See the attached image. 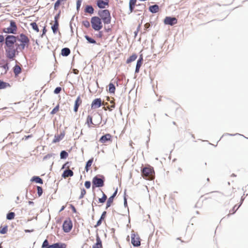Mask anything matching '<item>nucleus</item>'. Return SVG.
<instances>
[{
	"label": "nucleus",
	"instance_id": "f257e3e1",
	"mask_svg": "<svg viewBox=\"0 0 248 248\" xmlns=\"http://www.w3.org/2000/svg\"><path fill=\"white\" fill-rule=\"evenodd\" d=\"M17 39L18 36L13 35H6L5 36V44L6 47H5V49L7 58L8 55L11 57L14 56V46L17 42Z\"/></svg>",
	"mask_w": 248,
	"mask_h": 248
},
{
	"label": "nucleus",
	"instance_id": "f03ea898",
	"mask_svg": "<svg viewBox=\"0 0 248 248\" xmlns=\"http://www.w3.org/2000/svg\"><path fill=\"white\" fill-rule=\"evenodd\" d=\"M105 181V177L102 175L95 176L92 180V188L95 187H101L104 186Z\"/></svg>",
	"mask_w": 248,
	"mask_h": 248
},
{
	"label": "nucleus",
	"instance_id": "7ed1b4c3",
	"mask_svg": "<svg viewBox=\"0 0 248 248\" xmlns=\"http://www.w3.org/2000/svg\"><path fill=\"white\" fill-rule=\"evenodd\" d=\"M98 15L101 17V19L105 24H109L111 22L110 13L108 10L105 9L99 10L98 13Z\"/></svg>",
	"mask_w": 248,
	"mask_h": 248
},
{
	"label": "nucleus",
	"instance_id": "20e7f679",
	"mask_svg": "<svg viewBox=\"0 0 248 248\" xmlns=\"http://www.w3.org/2000/svg\"><path fill=\"white\" fill-rule=\"evenodd\" d=\"M142 176L148 180H151L153 178L154 171L152 167H144L141 170Z\"/></svg>",
	"mask_w": 248,
	"mask_h": 248
},
{
	"label": "nucleus",
	"instance_id": "39448f33",
	"mask_svg": "<svg viewBox=\"0 0 248 248\" xmlns=\"http://www.w3.org/2000/svg\"><path fill=\"white\" fill-rule=\"evenodd\" d=\"M91 23L93 29L96 31H99L103 27L101 19L96 16L92 17Z\"/></svg>",
	"mask_w": 248,
	"mask_h": 248
},
{
	"label": "nucleus",
	"instance_id": "423d86ee",
	"mask_svg": "<svg viewBox=\"0 0 248 248\" xmlns=\"http://www.w3.org/2000/svg\"><path fill=\"white\" fill-rule=\"evenodd\" d=\"M17 31V26L15 21H10V26L2 29V31L7 34H16Z\"/></svg>",
	"mask_w": 248,
	"mask_h": 248
},
{
	"label": "nucleus",
	"instance_id": "0eeeda50",
	"mask_svg": "<svg viewBox=\"0 0 248 248\" xmlns=\"http://www.w3.org/2000/svg\"><path fill=\"white\" fill-rule=\"evenodd\" d=\"M73 227L72 221L69 219L65 220L62 224V229L64 232H69Z\"/></svg>",
	"mask_w": 248,
	"mask_h": 248
},
{
	"label": "nucleus",
	"instance_id": "6e6552de",
	"mask_svg": "<svg viewBox=\"0 0 248 248\" xmlns=\"http://www.w3.org/2000/svg\"><path fill=\"white\" fill-rule=\"evenodd\" d=\"M131 243L134 247H139L140 245V238L138 235L131 233Z\"/></svg>",
	"mask_w": 248,
	"mask_h": 248
},
{
	"label": "nucleus",
	"instance_id": "1a4fd4ad",
	"mask_svg": "<svg viewBox=\"0 0 248 248\" xmlns=\"http://www.w3.org/2000/svg\"><path fill=\"white\" fill-rule=\"evenodd\" d=\"M177 22V19L176 18L172 16H166L164 20V23L165 25L170 26H173L176 24Z\"/></svg>",
	"mask_w": 248,
	"mask_h": 248
},
{
	"label": "nucleus",
	"instance_id": "9d476101",
	"mask_svg": "<svg viewBox=\"0 0 248 248\" xmlns=\"http://www.w3.org/2000/svg\"><path fill=\"white\" fill-rule=\"evenodd\" d=\"M102 106V100L101 98H97L94 99L91 104V108L93 109L97 108Z\"/></svg>",
	"mask_w": 248,
	"mask_h": 248
},
{
	"label": "nucleus",
	"instance_id": "9b49d317",
	"mask_svg": "<svg viewBox=\"0 0 248 248\" xmlns=\"http://www.w3.org/2000/svg\"><path fill=\"white\" fill-rule=\"evenodd\" d=\"M117 193V189L114 192V193L112 194V195L108 199L106 206V209H107L108 208H109L110 206L111 203L113 202L114 199Z\"/></svg>",
	"mask_w": 248,
	"mask_h": 248
},
{
	"label": "nucleus",
	"instance_id": "f8f14e48",
	"mask_svg": "<svg viewBox=\"0 0 248 248\" xmlns=\"http://www.w3.org/2000/svg\"><path fill=\"white\" fill-rule=\"evenodd\" d=\"M20 44H18L16 42V44H15V45L14 46V56L12 57H10L9 55L7 57V58L9 60H13L14 59V58L16 57V55L18 54L19 51L18 50H20V46H19Z\"/></svg>",
	"mask_w": 248,
	"mask_h": 248
},
{
	"label": "nucleus",
	"instance_id": "ddd939ff",
	"mask_svg": "<svg viewBox=\"0 0 248 248\" xmlns=\"http://www.w3.org/2000/svg\"><path fill=\"white\" fill-rule=\"evenodd\" d=\"M108 0H106V1L103 0H97L96 5L100 9H104L106 6L108 5Z\"/></svg>",
	"mask_w": 248,
	"mask_h": 248
},
{
	"label": "nucleus",
	"instance_id": "4468645a",
	"mask_svg": "<svg viewBox=\"0 0 248 248\" xmlns=\"http://www.w3.org/2000/svg\"><path fill=\"white\" fill-rule=\"evenodd\" d=\"M111 139V136L110 134H106L101 137L99 139V141L101 143H104L107 141H110Z\"/></svg>",
	"mask_w": 248,
	"mask_h": 248
},
{
	"label": "nucleus",
	"instance_id": "2eb2a0df",
	"mask_svg": "<svg viewBox=\"0 0 248 248\" xmlns=\"http://www.w3.org/2000/svg\"><path fill=\"white\" fill-rule=\"evenodd\" d=\"M17 41L20 43H30V40L28 37L23 33L20 34L19 37L18 36Z\"/></svg>",
	"mask_w": 248,
	"mask_h": 248
},
{
	"label": "nucleus",
	"instance_id": "dca6fc26",
	"mask_svg": "<svg viewBox=\"0 0 248 248\" xmlns=\"http://www.w3.org/2000/svg\"><path fill=\"white\" fill-rule=\"evenodd\" d=\"M82 103V100L81 99L80 96L79 95L77 98L76 100L75 101L74 107V111L75 112H77L78 110V108L79 106L81 105Z\"/></svg>",
	"mask_w": 248,
	"mask_h": 248
},
{
	"label": "nucleus",
	"instance_id": "f3484780",
	"mask_svg": "<svg viewBox=\"0 0 248 248\" xmlns=\"http://www.w3.org/2000/svg\"><path fill=\"white\" fill-rule=\"evenodd\" d=\"M96 243L93 246L92 248H103L102 241L98 234H96Z\"/></svg>",
	"mask_w": 248,
	"mask_h": 248
},
{
	"label": "nucleus",
	"instance_id": "a211bd4d",
	"mask_svg": "<svg viewBox=\"0 0 248 248\" xmlns=\"http://www.w3.org/2000/svg\"><path fill=\"white\" fill-rule=\"evenodd\" d=\"M74 175L73 171L70 169H66L64 170L62 174V177L63 178H67L68 177H72Z\"/></svg>",
	"mask_w": 248,
	"mask_h": 248
},
{
	"label": "nucleus",
	"instance_id": "6ab92c4d",
	"mask_svg": "<svg viewBox=\"0 0 248 248\" xmlns=\"http://www.w3.org/2000/svg\"><path fill=\"white\" fill-rule=\"evenodd\" d=\"M137 0H130L129 2V13L128 14L132 13L134 11V8L135 5H136Z\"/></svg>",
	"mask_w": 248,
	"mask_h": 248
},
{
	"label": "nucleus",
	"instance_id": "aec40b11",
	"mask_svg": "<svg viewBox=\"0 0 248 248\" xmlns=\"http://www.w3.org/2000/svg\"><path fill=\"white\" fill-rule=\"evenodd\" d=\"M65 135L64 131L61 132V134L58 136H55L54 139L53 140L52 143H56L61 140Z\"/></svg>",
	"mask_w": 248,
	"mask_h": 248
},
{
	"label": "nucleus",
	"instance_id": "412c9836",
	"mask_svg": "<svg viewBox=\"0 0 248 248\" xmlns=\"http://www.w3.org/2000/svg\"><path fill=\"white\" fill-rule=\"evenodd\" d=\"M52 248H66V244L64 243L57 242L51 244Z\"/></svg>",
	"mask_w": 248,
	"mask_h": 248
},
{
	"label": "nucleus",
	"instance_id": "4be33fe9",
	"mask_svg": "<svg viewBox=\"0 0 248 248\" xmlns=\"http://www.w3.org/2000/svg\"><path fill=\"white\" fill-rule=\"evenodd\" d=\"M149 11L153 14L156 13L159 11V6L157 4L150 6L149 7Z\"/></svg>",
	"mask_w": 248,
	"mask_h": 248
},
{
	"label": "nucleus",
	"instance_id": "5701e85b",
	"mask_svg": "<svg viewBox=\"0 0 248 248\" xmlns=\"http://www.w3.org/2000/svg\"><path fill=\"white\" fill-rule=\"evenodd\" d=\"M106 215H107L106 211L103 212L100 218L97 221L96 225L94 226V227L96 228V227L100 226L101 224L102 220L105 218Z\"/></svg>",
	"mask_w": 248,
	"mask_h": 248
},
{
	"label": "nucleus",
	"instance_id": "b1692460",
	"mask_svg": "<svg viewBox=\"0 0 248 248\" xmlns=\"http://www.w3.org/2000/svg\"><path fill=\"white\" fill-rule=\"evenodd\" d=\"M13 71L15 76H17L21 73L22 69L19 65L16 64L13 67Z\"/></svg>",
	"mask_w": 248,
	"mask_h": 248
},
{
	"label": "nucleus",
	"instance_id": "393cba45",
	"mask_svg": "<svg viewBox=\"0 0 248 248\" xmlns=\"http://www.w3.org/2000/svg\"><path fill=\"white\" fill-rule=\"evenodd\" d=\"M31 182H34L36 183L40 184H43V180L42 179H41L39 176H33L31 179Z\"/></svg>",
	"mask_w": 248,
	"mask_h": 248
},
{
	"label": "nucleus",
	"instance_id": "a878e982",
	"mask_svg": "<svg viewBox=\"0 0 248 248\" xmlns=\"http://www.w3.org/2000/svg\"><path fill=\"white\" fill-rule=\"evenodd\" d=\"M70 49L68 47H64L62 48L61 50V55L62 56L67 57L70 54Z\"/></svg>",
	"mask_w": 248,
	"mask_h": 248
},
{
	"label": "nucleus",
	"instance_id": "bb28decb",
	"mask_svg": "<svg viewBox=\"0 0 248 248\" xmlns=\"http://www.w3.org/2000/svg\"><path fill=\"white\" fill-rule=\"evenodd\" d=\"M84 12L92 15L94 13V9L92 5H87L85 8Z\"/></svg>",
	"mask_w": 248,
	"mask_h": 248
},
{
	"label": "nucleus",
	"instance_id": "cd10ccee",
	"mask_svg": "<svg viewBox=\"0 0 248 248\" xmlns=\"http://www.w3.org/2000/svg\"><path fill=\"white\" fill-rule=\"evenodd\" d=\"M59 23L57 22H55L53 25L51 26V29L52 32L54 34H56L59 29Z\"/></svg>",
	"mask_w": 248,
	"mask_h": 248
},
{
	"label": "nucleus",
	"instance_id": "c85d7f7f",
	"mask_svg": "<svg viewBox=\"0 0 248 248\" xmlns=\"http://www.w3.org/2000/svg\"><path fill=\"white\" fill-rule=\"evenodd\" d=\"M93 158H91L89 160H88V161L86 162L85 167V170L87 172H88L89 171V169L93 162Z\"/></svg>",
	"mask_w": 248,
	"mask_h": 248
},
{
	"label": "nucleus",
	"instance_id": "c756f323",
	"mask_svg": "<svg viewBox=\"0 0 248 248\" xmlns=\"http://www.w3.org/2000/svg\"><path fill=\"white\" fill-rule=\"evenodd\" d=\"M10 86V85L9 83L4 82L2 80H0V89H5Z\"/></svg>",
	"mask_w": 248,
	"mask_h": 248
},
{
	"label": "nucleus",
	"instance_id": "7c9ffc66",
	"mask_svg": "<svg viewBox=\"0 0 248 248\" xmlns=\"http://www.w3.org/2000/svg\"><path fill=\"white\" fill-rule=\"evenodd\" d=\"M137 54H132L131 56H130L126 60V63H129L133 61H134L135 60H136V59H137Z\"/></svg>",
	"mask_w": 248,
	"mask_h": 248
},
{
	"label": "nucleus",
	"instance_id": "2f4dec72",
	"mask_svg": "<svg viewBox=\"0 0 248 248\" xmlns=\"http://www.w3.org/2000/svg\"><path fill=\"white\" fill-rule=\"evenodd\" d=\"M85 38L86 39V40L88 41V43L89 44H95L96 43V41L94 39L91 38L87 35H85Z\"/></svg>",
	"mask_w": 248,
	"mask_h": 248
},
{
	"label": "nucleus",
	"instance_id": "473e14b6",
	"mask_svg": "<svg viewBox=\"0 0 248 248\" xmlns=\"http://www.w3.org/2000/svg\"><path fill=\"white\" fill-rule=\"evenodd\" d=\"M57 156V155L54 154V153L48 154L44 156L43 160H46L49 159L51 157H53V158H54L55 157V156Z\"/></svg>",
	"mask_w": 248,
	"mask_h": 248
},
{
	"label": "nucleus",
	"instance_id": "72a5a7b5",
	"mask_svg": "<svg viewBox=\"0 0 248 248\" xmlns=\"http://www.w3.org/2000/svg\"><path fill=\"white\" fill-rule=\"evenodd\" d=\"M68 156V153L65 150H62L60 153V158L62 159H66Z\"/></svg>",
	"mask_w": 248,
	"mask_h": 248
},
{
	"label": "nucleus",
	"instance_id": "f704fd0d",
	"mask_svg": "<svg viewBox=\"0 0 248 248\" xmlns=\"http://www.w3.org/2000/svg\"><path fill=\"white\" fill-rule=\"evenodd\" d=\"M108 91L110 93H114L115 91V85L112 83H110L108 85Z\"/></svg>",
	"mask_w": 248,
	"mask_h": 248
},
{
	"label": "nucleus",
	"instance_id": "c9c22d12",
	"mask_svg": "<svg viewBox=\"0 0 248 248\" xmlns=\"http://www.w3.org/2000/svg\"><path fill=\"white\" fill-rule=\"evenodd\" d=\"M42 248H52L51 245H49L48 241L47 239L44 241L42 245Z\"/></svg>",
	"mask_w": 248,
	"mask_h": 248
},
{
	"label": "nucleus",
	"instance_id": "e433bc0d",
	"mask_svg": "<svg viewBox=\"0 0 248 248\" xmlns=\"http://www.w3.org/2000/svg\"><path fill=\"white\" fill-rule=\"evenodd\" d=\"M15 217V213L13 212H9L6 215V218L8 220H12Z\"/></svg>",
	"mask_w": 248,
	"mask_h": 248
},
{
	"label": "nucleus",
	"instance_id": "4c0bfd02",
	"mask_svg": "<svg viewBox=\"0 0 248 248\" xmlns=\"http://www.w3.org/2000/svg\"><path fill=\"white\" fill-rule=\"evenodd\" d=\"M244 201V199L242 197L241 198V202H240V204L238 205V206L235 209V207L236 206V205L234 206L233 207V208H232V210H230V213H231V212H232V213H231L232 214H233L240 207V206L241 205V204H242V202Z\"/></svg>",
	"mask_w": 248,
	"mask_h": 248
},
{
	"label": "nucleus",
	"instance_id": "58836bf2",
	"mask_svg": "<svg viewBox=\"0 0 248 248\" xmlns=\"http://www.w3.org/2000/svg\"><path fill=\"white\" fill-rule=\"evenodd\" d=\"M8 231V226L7 225H5L3 227H0V233L2 234H4L7 233Z\"/></svg>",
	"mask_w": 248,
	"mask_h": 248
},
{
	"label": "nucleus",
	"instance_id": "ea45409f",
	"mask_svg": "<svg viewBox=\"0 0 248 248\" xmlns=\"http://www.w3.org/2000/svg\"><path fill=\"white\" fill-rule=\"evenodd\" d=\"M66 0H57L56 2L54 3V8L55 10H57L58 8L60 5L62 1H66Z\"/></svg>",
	"mask_w": 248,
	"mask_h": 248
},
{
	"label": "nucleus",
	"instance_id": "a19ab883",
	"mask_svg": "<svg viewBox=\"0 0 248 248\" xmlns=\"http://www.w3.org/2000/svg\"><path fill=\"white\" fill-rule=\"evenodd\" d=\"M30 25L31 26L33 30L35 31L36 32H39V28L38 27V25H37V24L35 22H31L30 24Z\"/></svg>",
	"mask_w": 248,
	"mask_h": 248
},
{
	"label": "nucleus",
	"instance_id": "79ce46f5",
	"mask_svg": "<svg viewBox=\"0 0 248 248\" xmlns=\"http://www.w3.org/2000/svg\"><path fill=\"white\" fill-rule=\"evenodd\" d=\"M86 124L88 125V126L90 127L91 124H93V118L92 116L91 115H88L87 118V121H86Z\"/></svg>",
	"mask_w": 248,
	"mask_h": 248
},
{
	"label": "nucleus",
	"instance_id": "37998d69",
	"mask_svg": "<svg viewBox=\"0 0 248 248\" xmlns=\"http://www.w3.org/2000/svg\"><path fill=\"white\" fill-rule=\"evenodd\" d=\"M36 188L37 190V194L39 197H40L43 192V188L41 186H36Z\"/></svg>",
	"mask_w": 248,
	"mask_h": 248
},
{
	"label": "nucleus",
	"instance_id": "c03bdc74",
	"mask_svg": "<svg viewBox=\"0 0 248 248\" xmlns=\"http://www.w3.org/2000/svg\"><path fill=\"white\" fill-rule=\"evenodd\" d=\"M29 43H21L19 44V46H20V51L23 50L24 49L25 47L26 46L28 47L29 46Z\"/></svg>",
	"mask_w": 248,
	"mask_h": 248
},
{
	"label": "nucleus",
	"instance_id": "a18cd8bd",
	"mask_svg": "<svg viewBox=\"0 0 248 248\" xmlns=\"http://www.w3.org/2000/svg\"><path fill=\"white\" fill-rule=\"evenodd\" d=\"M59 105H57L51 111V114H54L59 110Z\"/></svg>",
	"mask_w": 248,
	"mask_h": 248
},
{
	"label": "nucleus",
	"instance_id": "49530a36",
	"mask_svg": "<svg viewBox=\"0 0 248 248\" xmlns=\"http://www.w3.org/2000/svg\"><path fill=\"white\" fill-rule=\"evenodd\" d=\"M82 0H77V10L78 12L80 9Z\"/></svg>",
	"mask_w": 248,
	"mask_h": 248
},
{
	"label": "nucleus",
	"instance_id": "de8ad7c7",
	"mask_svg": "<svg viewBox=\"0 0 248 248\" xmlns=\"http://www.w3.org/2000/svg\"><path fill=\"white\" fill-rule=\"evenodd\" d=\"M86 191L84 188H82L81 189V194L80 196L79 197V199H81L83 198L84 195L86 194Z\"/></svg>",
	"mask_w": 248,
	"mask_h": 248
},
{
	"label": "nucleus",
	"instance_id": "09e8293b",
	"mask_svg": "<svg viewBox=\"0 0 248 248\" xmlns=\"http://www.w3.org/2000/svg\"><path fill=\"white\" fill-rule=\"evenodd\" d=\"M82 24L86 27L89 28L90 27V23L88 20H83Z\"/></svg>",
	"mask_w": 248,
	"mask_h": 248
},
{
	"label": "nucleus",
	"instance_id": "8fccbe9b",
	"mask_svg": "<svg viewBox=\"0 0 248 248\" xmlns=\"http://www.w3.org/2000/svg\"><path fill=\"white\" fill-rule=\"evenodd\" d=\"M61 15V11L59 12V13L55 16L54 17V22H59V19Z\"/></svg>",
	"mask_w": 248,
	"mask_h": 248
},
{
	"label": "nucleus",
	"instance_id": "3c124183",
	"mask_svg": "<svg viewBox=\"0 0 248 248\" xmlns=\"http://www.w3.org/2000/svg\"><path fill=\"white\" fill-rule=\"evenodd\" d=\"M61 91L62 88L61 87H57L55 89L54 91V93L55 94H58L61 92Z\"/></svg>",
	"mask_w": 248,
	"mask_h": 248
},
{
	"label": "nucleus",
	"instance_id": "603ef678",
	"mask_svg": "<svg viewBox=\"0 0 248 248\" xmlns=\"http://www.w3.org/2000/svg\"><path fill=\"white\" fill-rule=\"evenodd\" d=\"M91 182L89 181H85L84 183V186L86 187V188L88 189L90 188L91 187Z\"/></svg>",
	"mask_w": 248,
	"mask_h": 248
},
{
	"label": "nucleus",
	"instance_id": "864d4df0",
	"mask_svg": "<svg viewBox=\"0 0 248 248\" xmlns=\"http://www.w3.org/2000/svg\"><path fill=\"white\" fill-rule=\"evenodd\" d=\"M144 27V29L146 31H148L151 27V23H146V24H145Z\"/></svg>",
	"mask_w": 248,
	"mask_h": 248
},
{
	"label": "nucleus",
	"instance_id": "5fc2aeb1",
	"mask_svg": "<svg viewBox=\"0 0 248 248\" xmlns=\"http://www.w3.org/2000/svg\"><path fill=\"white\" fill-rule=\"evenodd\" d=\"M2 68L5 70V72L9 70V67H8V63H6V64H4L3 66H2Z\"/></svg>",
	"mask_w": 248,
	"mask_h": 248
},
{
	"label": "nucleus",
	"instance_id": "6e6d98bb",
	"mask_svg": "<svg viewBox=\"0 0 248 248\" xmlns=\"http://www.w3.org/2000/svg\"><path fill=\"white\" fill-rule=\"evenodd\" d=\"M46 27H44L43 30H42V34L41 35V37L42 38L43 37L44 35H45L46 32Z\"/></svg>",
	"mask_w": 248,
	"mask_h": 248
},
{
	"label": "nucleus",
	"instance_id": "4d7b16f0",
	"mask_svg": "<svg viewBox=\"0 0 248 248\" xmlns=\"http://www.w3.org/2000/svg\"><path fill=\"white\" fill-rule=\"evenodd\" d=\"M240 135V134H238V133H236L235 134H229V133H225V134H223L221 138H222L223 136H226V135H228V136H235V135ZM221 138L219 140H221Z\"/></svg>",
	"mask_w": 248,
	"mask_h": 248
},
{
	"label": "nucleus",
	"instance_id": "13d9d810",
	"mask_svg": "<svg viewBox=\"0 0 248 248\" xmlns=\"http://www.w3.org/2000/svg\"><path fill=\"white\" fill-rule=\"evenodd\" d=\"M106 199H104L102 197V198H99V199H98L99 202L101 203H104L106 202Z\"/></svg>",
	"mask_w": 248,
	"mask_h": 248
},
{
	"label": "nucleus",
	"instance_id": "bf43d9fd",
	"mask_svg": "<svg viewBox=\"0 0 248 248\" xmlns=\"http://www.w3.org/2000/svg\"><path fill=\"white\" fill-rule=\"evenodd\" d=\"M70 207L74 213H77V210H76V208L75 207V206L73 204H70Z\"/></svg>",
	"mask_w": 248,
	"mask_h": 248
},
{
	"label": "nucleus",
	"instance_id": "052dcab7",
	"mask_svg": "<svg viewBox=\"0 0 248 248\" xmlns=\"http://www.w3.org/2000/svg\"><path fill=\"white\" fill-rule=\"evenodd\" d=\"M124 204L125 207H127V199L126 198L125 196H124Z\"/></svg>",
	"mask_w": 248,
	"mask_h": 248
},
{
	"label": "nucleus",
	"instance_id": "680f3d73",
	"mask_svg": "<svg viewBox=\"0 0 248 248\" xmlns=\"http://www.w3.org/2000/svg\"><path fill=\"white\" fill-rule=\"evenodd\" d=\"M93 202L92 203V217L93 219L94 215V209L93 208Z\"/></svg>",
	"mask_w": 248,
	"mask_h": 248
},
{
	"label": "nucleus",
	"instance_id": "e2e57ef3",
	"mask_svg": "<svg viewBox=\"0 0 248 248\" xmlns=\"http://www.w3.org/2000/svg\"><path fill=\"white\" fill-rule=\"evenodd\" d=\"M5 41L4 36L2 35H0V43H2Z\"/></svg>",
	"mask_w": 248,
	"mask_h": 248
},
{
	"label": "nucleus",
	"instance_id": "0e129e2a",
	"mask_svg": "<svg viewBox=\"0 0 248 248\" xmlns=\"http://www.w3.org/2000/svg\"><path fill=\"white\" fill-rule=\"evenodd\" d=\"M142 64V62H137V63H136V67H141V65Z\"/></svg>",
	"mask_w": 248,
	"mask_h": 248
},
{
	"label": "nucleus",
	"instance_id": "69168bd1",
	"mask_svg": "<svg viewBox=\"0 0 248 248\" xmlns=\"http://www.w3.org/2000/svg\"><path fill=\"white\" fill-rule=\"evenodd\" d=\"M137 61L141 62H143V57L141 55H140V56Z\"/></svg>",
	"mask_w": 248,
	"mask_h": 248
},
{
	"label": "nucleus",
	"instance_id": "338daca9",
	"mask_svg": "<svg viewBox=\"0 0 248 248\" xmlns=\"http://www.w3.org/2000/svg\"><path fill=\"white\" fill-rule=\"evenodd\" d=\"M140 67H136V66L135 73H138L139 72V71H140Z\"/></svg>",
	"mask_w": 248,
	"mask_h": 248
},
{
	"label": "nucleus",
	"instance_id": "774afa93",
	"mask_svg": "<svg viewBox=\"0 0 248 248\" xmlns=\"http://www.w3.org/2000/svg\"><path fill=\"white\" fill-rule=\"evenodd\" d=\"M137 6H139L140 7V8H144L145 7V5L143 4H138Z\"/></svg>",
	"mask_w": 248,
	"mask_h": 248
}]
</instances>
